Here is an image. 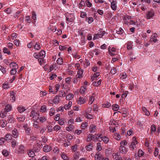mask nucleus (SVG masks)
Masks as SVG:
<instances>
[{
  "label": "nucleus",
  "instance_id": "obj_1",
  "mask_svg": "<svg viewBox=\"0 0 160 160\" xmlns=\"http://www.w3.org/2000/svg\"><path fill=\"white\" fill-rule=\"evenodd\" d=\"M39 114L38 112H35L34 110L31 111L30 117H32L34 121H37L39 118Z\"/></svg>",
  "mask_w": 160,
  "mask_h": 160
},
{
  "label": "nucleus",
  "instance_id": "obj_2",
  "mask_svg": "<svg viewBox=\"0 0 160 160\" xmlns=\"http://www.w3.org/2000/svg\"><path fill=\"white\" fill-rule=\"evenodd\" d=\"M67 23L71 24L74 20L73 15L72 14H68L66 16Z\"/></svg>",
  "mask_w": 160,
  "mask_h": 160
},
{
  "label": "nucleus",
  "instance_id": "obj_3",
  "mask_svg": "<svg viewBox=\"0 0 160 160\" xmlns=\"http://www.w3.org/2000/svg\"><path fill=\"white\" fill-rule=\"evenodd\" d=\"M154 16V12L152 10H150L146 12V17L147 19L153 18Z\"/></svg>",
  "mask_w": 160,
  "mask_h": 160
},
{
  "label": "nucleus",
  "instance_id": "obj_4",
  "mask_svg": "<svg viewBox=\"0 0 160 160\" xmlns=\"http://www.w3.org/2000/svg\"><path fill=\"white\" fill-rule=\"evenodd\" d=\"M157 35V34L156 33H154L149 38V42L151 43L153 42V44L156 42L158 41Z\"/></svg>",
  "mask_w": 160,
  "mask_h": 160
},
{
  "label": "nucleus",
  "instance_id": "obj_5",
  "mask_svg": "<svg viewBox=\"0 0 160 160\" xmlns=\"http://www.w3.org/2000/svg\"><path fill=\"white\" fill-rule=\"evenodd\" d=\"M24 146L22 145L19 146L18 148H16L15 150V152L16 153L21 154L24 153Z\"/></svg>",
  "mask_w": 160,
  "mask_h": 160
},
{
  "label": "nucleus",
  "instance_id": "obj_6",
  "mask_svg": "<svg viewBox=\"0 0 160 160\" xmlns=\"http://www.w3.org/2000/svg\"><path fill=\"white\" fill-rule=\"evenodd\" d=\"M117 2L116 1L111 0V8L114 11L116 10L117 8Z\"/></svg>",
  "mask_w": 160,
  "mask_h": 160
},
{
  "label": "nucleus",
  "instance_id": "obj_7",
  "mask_svg": "<svg viewBox=\"0 0 160 160\" xmlns=\"http://www.w3.org/2000/svg\"><path fill=\"white\" fill-rule=\"evenodd\" d=\"M12 136L14 138H17L19 135V132L18 130L16 128H14L12 131Z\"/></svg>",
  "mask_w": 160,
  "mask_h": 160
},
{
  "label": "nucleus",
  "instance_id": "obj_8",
  "mask_svg": "<svg viewBox=\"0 0 160 160\" xmlns=\"http://www.w3.org/2000/svg\"><path fill=\"white\" fill-rule=\"evenodd\" d=\"M16 93H15L13 91H12L10 92V101L11 102H13L15 100V95Z\"/></svg>",
  "mask_w": 160,
  "mask_h": 160
},
{
  "label": "nucleus",
  "instance_id": "obj_9",
  "mask_svg": "<svg viewBox=\"0 0 160 160\" xmlns=\"http://www.w3.org/2000/svg\"><path fill=\"white\" fill-rule=\"evenodd\" d=\"M86 99L83 97H80L77 100V103L80 105L83 104L86 102Z\"/></svg>",
  "mask_w": 160,
  "mask_h": 160
},
{
  "label": "nucleus",
  "instance_id": "obj_10",
  "mask_svg": "<svg viewBox=\"0 0 160 160\" xmlns=\"http://www.w3.org/2000/svg\"><path fill=\"white\" fill-rule=\"evenodd\" d=\"M57 29V28L55 26H53V25H50L48 28V30L49 32H55Z\"/></svg>",
  "mask_w": 160,
  "mask_h": 160
},
{
  "label": "nucleus",
  "instance_id": "obj_11",
  "mask_svg": "<svg viewBox=\"0 0 160 160\" xmlns=\"http://www.w3.org/2000/svg\"><path fill=\"white\" fill-rule=\"evenodd\" d=\"M120 153H113L112 154L113 159L116 160H119V159H122L120 157Z\"/></svg>",
  "mask_w": 160,
  "mask_h": 160
},
{
  "label": "nucleus",
  "instance_id": "obj_12",
  "mask_svg": "<svg viewBox=\"0 0 160 160\" xmlns=\"http://www.w3.org/2000/svg\"><path fill=\"white\" fill-rule=\"evenodd\" d=\"M7 124V122L6 120L4 119H1L0 120V126L2 128L5 127Z\"/></svg>",
  "mask_w": 160,
  "mask_h": 160
},
{
  "label": "nucleus",
  "instance_id": "obj_13",
  "mask_svg": "<svg viewBox=\"0 0 160 160\" xmlns=\"http://www.w3.org/2000/svg\"><path fill=\"white\" fill-rule=\"evenodd\" d=\"M18 111L20 113H22L26 110L25 108L22 106H19L17 108Z\"/></svg>",
  "mask_w": 160,
  "mask_h": 160
},
{
  "label": "nucleus",
  "instance_id": "obj_14",
  "mask_svg": "<svg viewBox=\"0 0 160 160\" xmlns=\"http://www.w3.org/2000/svg\"><path fill=\"white\" fill-rule=\"evenodd\" d=\"M7 116L6 112L4 109H2L0 112V117L2 118H4Z\"/></svg>",
  "mask_w": 160,
  "mask_h": 160
},
{
  "label": "nucleus",
  "instance_id": "obj_15",
  "mask_svg": "<svg viewBox=\"0 0 160 160\" xmlns=\"http://www.w3.org/2000/svg\"><path fill=\"white\" fill-rule=\"evenodd\" d=\"M72 102L71 101H69L68 102L67 104H66L64 106V108L66 110H68L70 109L72 105Z\"/></svg>",
  "mask_w": 160,
  "mask_h": 160
},
{
  "label": "nucleus",
  "instance_id": "obj_16",
  "mask_svg": "<svg viewBox=\"0 0 160 160\" xmlns=\"http://www.w3.org/2000/svg\"><path fill=\"white\" fill-rule=\"evenodd\" d=\"M83 71L82 70H79L77 72V75H76V78H81L82 77V74Z\"/></svg>",
  "mask_w": 160,
  "mask_h": 160
},
{
  "label": "nucleus",
  "instance_id": "obj_17",
  "mask_svg": "<svg viewBox=\"0 0 160 160\" xmlns=\"http://www.w3.org/2000/svg\"><path fill=\"white\" fill-rule=\"evenodd\" d=\"M123 127H122L121 130V134L124 135L126 134V124H122Z\"/></svg>",
  "mask_w": 160,
  "mask_h": 160
},
{
  "label": "nucleus",
  "instance_id": "obj_18",
  "mask_svg": "<svg viewBox=\"0 0 160 160\" xmlns=\"http://www.w3.org/2000/svg\"><path fill=\"white\" fill-rule=\"evenodd\" d=\"M95 159V160H101L102 159V156L100 152H98L96 153Z\"/></svg>",
  "mask_w": 160,
  "mask_h": 160
},
{
  "label": "nucleus",
  "instance_id": "obj_19",
  "mask_svg": "<svg viewBox=\"0 0 160 160\" xmlns=\"http://www.w3.org/2000/svg\"><path fill=\"white\" fill-rule=\"evenodd\" d=\"M12 108L11 105L8 104H7L5 107V111L6 112H9L11 111Z\"/></svg>",
  "mask_w": 160,
  "mask_h": 160
},
{
  "label": "nucleus",
  "instance_id": "obj_20",
  "mask_svg": "<svg viewBox=\"0 0 160 160\" xmlns=\"http://www.w3.org/2000/svg\"><path fill=\"white\" fill-rule=\"evenodd\" d=\"M51 147L49 145H45L43 148V151L45 152H48L51 150Z\"/></svg>",
  "mask_w": 160,
  "mask_h": 160
},
{
  "label": "nucleus",
  "instance_id": "obj_21",
  "mask_svg": "<svg viewBox=\"0 0 160 160\" xmlns=\"http://www.w3.org/2000/svg\"><path fill=\"white\" fill-rule=\"evenodd\" d=\"M128 50H131L133 46L132 42L130 41H128L126 44Z\"/></svg>",
  "mask_w": 160,
  "mask_h": 160
},
{
  "label": "nucleus",
  "instance_id": "obj_22",
  "mask_svg": "<svg viewBox=\"0 0 160 160\" xmlns=\"http://www.w3.org/2000/svg\"><path fill=\"white\" fill-rule=\"evenodd\" d=\"M58 68V66L56 64H52L50 67L49 71L51 72L53 70H56Z\"/></svg>",
  "mask_w": 160,
  "mask_h": 160
},
{
  "label": "nucleus",
  "instance_id": "obj_23",
  "mask_svg": "<svg viewBox=\"0 0 160 160\" xmlns=\"http://www.w3.org/2000/svg\"><path fill=\"white\" fill-rule=\"evenodd\" d=\"M138 143V142L137 141V140H136V138L135 137H134L133 138H132V144H133V145H133V147L134 148H133V150L134 149L136 148V145Z\"/></svg>",
  "mask_w": 160,
  "mask_h": 160
},
{
  "label": "nucleus",
  "instance_id": "obj_24",
  "mask_svg": "<svg viewBox=\"0 0 160 160\" xmlns=\"http://www.w3.org/2000/svg\"><path fill=\"white\" fill-rule=\"evenodd\" d=\"M96 127L94 125H91L90 126L89 132L91 133H94L96 131Z\"/></svg>",
  "mask_w": 160,
  "mask_h": 160
},
{
  "label": "nucleus",
  "instance_id": "obj_25",
  "mask_svg": "<svg viewBox=\"0 0 160 160\" xmlns=\"http://www.w3.org/2000/svg\"><path fill=\"white\" fill-rule=\"evenodd\" d=\"M25 119V117L24 115H22L20 117H18L17 118V120L21 122H23Z\"/></svg>",
  "mask_w": 160,
  "mask_h": 160
},
{
  "label": "nucleus",
  "instance_id": "obj_26",
  "mask_svg": "<svg viewBox=\"0 0 160 160\" xmlns=\"http://www.w3.org/2000/svg\"><path fill=\"white\" fill-rule=\"evenodd\" d=\"M60 102V100L58 95L55 96L54 99H53V102L54 104H57L59 103Z\"/></svg>",
  "mask_w": 160,
  "mask_h": 160
},
{
  "label": "nucleus",
  "instance_id": "obj_27",
  "mask_svg": "<svg viewBox=\"0 0 160 160\" xmlns=\"http://www.w3.org/2000/svg\"><path fill=\"white\" fill-rule=\"evenodd\" d=\"M93 144L92 143H90L88 145L86 146V149L88 151H91L92 150L93 147Z\"/></svg>",
  "mask_w": 160,
  "mask_h": 160
},
{
  "label": "nucleus",
  "instance_id": "obj_28",
  "mask_svg": "<svg viewBox=\"0 0 160 160\" xmlns=\"http://www.w3.org/2000/svg\"><path fill=\"white\" fill-rule=\"evenodd\" d=\"M17 141L14 139L12 138L11 139V146L12 147L14 148L17 146Z\"/></svg>",
  "mask_w": 160,
  "mask_h": 160
},
{
  "label": "nucleus",
  "instance_id": "obj_29",
  "mask_svg": "<svg viewBox=\"0 0 160 160\" xmlns=\"http://www.w3.org/2000/svg\"><path fill=\"white\" fill-rule=\"evenodd\" d=\"M116 32L118 34H122L124 32L122 28H117L116 30Z\"/></svg>",
  "mask_w": 160,
  "mask_h": 160
},
{
  "label": "nucleus",
  "instance_id": "obj_30",
  "mask_svg": "<svg viewBox=\"0 0 160 160\" xmlns=\"http://www.w3.org/2000/svg\"><path fill=\"white\" fill-rule=\"evenodd\" d=\"M119 108V106L117 104H113L112 106V108L114 111H117Z\"/></svg>",
  "mask_w": 160,
  "mask_h": 160
},
{
  "label": "nucleus",
  "instance_id": "obj_31",
  "mask_svg": "<svg viewBox=\"0 0 160 160\" xmlns=\"http://www.w3.org/2000/svg\"><path fill=\"white\" fill-rule=\"evenodd\" d=\"M100 75V73L99 72H97L95 73L93 76L91 77V79L92 80H94L98 78V77Z\"/></svg>",
  "mask_w": 160,
  "mask_h": 160
},
{
  "label": "nucleus",
  "instance_id": "obj_32",
  "mask_svg": "<svg viewBox=\"0 0 160 160\" xmlns=\"http://www.w3.org/2000/svg\"><path fill=\"white\" fill-rule=\"evenodd\" d=\"M86 87L85 86H82L80 88L79 92L80 93L83 94L85 93Z\"/></svg>",
  "mask_w": 160,
  "mask_h": 160
},
{
  "label": "nucleus",
  "instance_id": "obj_33",
  "mask_svg": "<svg viewBox=\"0 0 160 160\" xmlns=\"http://www.w3.org/2000/svg\"><path fill=\"white\" fill-rule=\"evenodd\" d=\"M113 137L117 140H120L121 139L120 135L119 134L117 133L114 134Z\"/></svg>",
  "mask_w": 160,
  "mask_h": 160
},
{
  "label": "nucleus",
  "instance_id": "obj_34",
  "mask_svg": "<svg viewBox=\"0 0 160 160\" xmlns=\"http://www.w3.org/2000/svg\"><path fill=\"white\" fill-rule=\"evenodd\" d=\"M55 113V110L54 108H51L49 110V114L50 116L53 115Z\"/></svg>",
  "mask_w": 160,
  "mask_h": 160
},
{
  "label": "nucleus",
  "instance_id": "obj_35",
  "mask_svg": "<svg viewBox=\"0 0 160 160\" xmlns=\"http://www.w3.org/2000/svg\"><path fill=\"white\" fill-rule=\"evenodd\" d=\"M119 149L121 153H125L127 152L126 148L124 147H120Z\"/></svg>",
  "mask_w": 160,
  "mask_h": 160
},
{
  "label": "nucleus",
  "instance_id": "obj_36",
  "mask_svg": "<svg viewBox=\"0 0 160 160\" xmlns=\"http://www.w3.org/2000/svg\"><path fill=\"white\" fill-rule=\"evenodd\" d=\"M7 121L8 123L13 122L14 121V118L12 116H9L8 118Z\"/></svg>",
  "mask_w": 160,
  "mask_h": 160
},
{
  "label": "nucleus",
  "instance_id": "obj_37",
  "mask_svg": "<svg viewBox=\"0 0 160 160\" xmlns=\"http://www.w3.org/2000/svg\"><path fill=\"white\" fill-rule=\"evenodd\" d=\"M142 111L145 113L146 115L149 116L150 114L149 112L147 110L145 107H142Z\"/></svg>",
  "mask_w": 160,
  "mask_h": 160
},
{
  "label": "nucleus",
  "instance_id": "obj_38",
  "mask_svg": "<svg viewBox=\"0 0 160 160\" xmlns=\"http://www.w3.org/2000/svg\"><path fill=\"white\" fill-rule=\"evenodd\" d=\"M28 155L29 157H33L35 155L33 151L32 150H29L28 152Z\"/></svg>",
  "mask_w": 160,
  "mask_h": 160
},
{
  "label": "nucleus",
  "instance_id": "obj_39",
  "mask_svg": "<svg viewBox=\"0 0 160 160\" xmlns=\"http://www.w3.org/2000/svg\"><path fill=\"white\" fill-rule=\"evenodd\" d=\"M101 79H100L98 81H94V82H93L92 84L94 86H98L100 85V84H101Z\"/></svg>",
  "mask_w": 160,
  "mask_h": 160
},
{
  "label": "nucleus",
  "instance_id": "obj_40",
  "mask_svg": "<svg viewBox=\"0 0 160 160\" xmlns=\"http://www.w3.org/2000/svg\"><path fill=\"white\" fill-rule=\"evenodd\" d=\"M57 63L59 65H62L63 63V58L62 57L58 58L57 60Z\"/></svg>",
  "mask_w": 160,
  "mask_h": 160
},
{
  "label": "nucleus",
  "instance_id": "obj_41",
  "mask_svg": "<svg viewBox=\"0 0 160 160\" xmlns=\"http://www.w3.org/2000/svg\"><path fill=\"white\" fill-rule=\"evenodd\" d=\"M39 57H41V58H43L45 56L46 53L45 51H41L39 54Z\"/></svg>",
  "mask_w": 160,
  "mask_h": 160
},
{
  "label": "nucleus",
  "instance_id": "obj_42",
  "mask_svg": "<svg viewBox=\"0 0 160 160\" xmlns=\"http://www.w3.org/2000/svg\"><path fill=\"white\" fill-rule=\"evenodd\" d=\"M3 52L4 53H7L8 55H10L11 54V52L9 50L8 48L6 47L3 48Z\"/></svg>",
  "mask_w": 160,
  "mask_h": 160
},
{
  "label": "nucleus",
  "instance_id": "obj_43",
  "mask_svg": "<svg viewBox=\"0 0 160 160\" xmlns=\"http://www.w3.org/2000/svg\"><path fill=\"white\" fill-rule=\"evenodd\" d=\"M102 149V147L101 143L98 142L97 144L96 150L98 151H101Z\"/></svg>",
  "mask_w": 160,
  "mask_h": 160
},
{
  "label": "nucleus",
  "instance_id": "obj_44",
  "mask_svg": "<svg viewBox=\"0 0 160 160\" xmlns=\"http://www.w3.org/2000/svg\"><path fill=\"white\" fill-rule=\"evenodd\" d=\"M73 97V94L70 93L67 95L66 97V100H69L71 99Z\"/></svg>",
  "mask_w": 160,
  "mask_h": 160
},
{
  "label": "nucleus",
  "instance_id": "obj_45",
  "mask_svg": "<svg viewBox=\"0 0 160 160\" xmlns=\"http://www.w3.org/2000/svg\"><path fill=\"white\" fill-rule=\"evenodd\" d=\"M66 95V94L63 90L60 91L59 92V97H64Z\"/></svg>",
  "mask_w": 160,
  "mask_h": 160
},
{
  "label": "nucleus",
  "instance_id": "obj_46",
  "mask_svg": "<svg viewBox=\"0 0 160 160\" xmlns=\"http://www.w3.org/2000/svg\"><path fill=\"white\" fill-rule=\"evenodd\" d=\"M85 5V3L84 1L82 0L78 4L79 8H80L83 7Z\"/></svg>",
  "mask_w": 160,
  "mask_h": 160
},
{
  "label": "nucleus",
  "instance_id": "obj_47",
  "mask_svg": "<svg viewBox=\"0 0 160 160\" xmlns=\"http://www.w3.org/2000/svg\"><path fill=\"white\" fill-rule=\"evenodd\" d=\"M86 21H87L88 23H91L93 21V19L92 17H89L88 18H86Z\"/></svg>",
  "mask_w": 160,
  "mask_h": 160
},
{
  "label": "nucleus",
  "instance_id": "obj_48",
  "mask_svg": "<svg viewBox=\"0 0 160 160\" xmlns=\"http://www.w3.org/2000/svg\"><path fill=\"white\" fill-rule=\"evenodd\" d=\"M128 143L127 140H124L120 142L121 146L120 147H124Z\"/></svg>",
  "mask_w": 160,
  "mask_h": 160
},
{
  "label": "nucleus",
  "instance_id": "obj_49",
  "mask_svg": "<svg viewBox=\"0 0 160 160\" xmlns=\"http://www.w3.org/2000/svg\"><path fill=\"white\" fill-rule=\"evenodd\" d=\"M24 130L25 131L26 133L28 135L30 133V131L31 130L30 128L26 126V128H25Z\"/></svg>",
  "mask_w": 160,
  "mask_h": 160
},
{
  "label": "nucleus",
  "instance_id": "obj_50",
  "mask_svg": "<svg viewBox=\"0 0 160 160\" xmlns=\"http://www.w3.org/2000/svg\"><path fill=\"white\" fill-rule=\"evenodd\" d=\"M61 156L62 159L64 160H68V157L64 153H62L61 155Z\"/></svg>",
  "mask_w": 160,
  "mask_h": 160
},
{
  "label": "nucleus",
  "instance_id": "obj_51",
  "mask_svg": "<svg viewBox=\"0 0 160 160\" xmlns=\"http://www.w3.org/2000/svg\"><path fill=\"white\" fill-rule=\"evenodd\" d=\"M2 154L5 157H7L9 155L8 152L6 150H3L2 151Z\"/></svg>",
  "mask_w": 160,
  "mask_h": 160
},
{
  "label": "nucleus",
  "instance_id": "obj_52",
  "mask_svg": "<svg viewBox=\"0 0 160 160\" xmlns=\"http://www.w3.org/2000/svg\"><path fill=\"white\" fill-rule=\"evenodd\" d=\"M94 101V97L92 96H90V97L89 98V101L88 102V103L89 104H91Z\"/></svg>",
  "mask_w": 160,
  "mask_h": 160
},
{
  "label": "nucleus",
  "instance_id": "obj_53",
  "mask_svg": "<svg viewBox=\"0 0 160 160\" xmlns=\"http://www.w3.org/2000/svg\"><path fill=\"white\" fill-rule=\"evenodd\" d=\"M2 87L4 89H7L9 88V86L8 83L5 82L2 85Z\"/></svg>",
  "mask_w": 160,
  "mask_h": 160
},
{
  "label": "nucleus",
  "instance_id": "obj_54",
  "mask_svg": "<svg viewBox=\"0 0 160 160\" xmlns=\"http://www.w3.org/2000/svg\"><path fill=\"white\" fill-rule=\"evenodd\" d=\"M92 140V134H89L88 136V138L86 139V141L87 142H90Z\"/></svg>",
  "mask_w": 160,
  "mask_h": 160
},
{
  "label": "nucleus",
  "instance_id": "obj_55",
  "mask_svg": "<svg viewBox=\"0 0 160 160\" xmlns=\"http://www.w3.org/2000/svg\"><path fill=\"white\" fill-rule=\"evenodd\" d=\"M46 111V108L45 105L42 106L40 109V111L41 112H45Z\"/></svg>",
  "mask_w": 160,
  "mask_h": 160
},
{
  "label": "nucleus",
  "instance_id": "obj_56",
  "mask_svg": "<svg viewBox=\"0 0 160 160\" xmlns=\"http://www.w3.org/2000/svg\"><path fill=\"white\" fill-rule=\"evenodd\" d=\"M42 141H40L41 143L43 142V145L45 144L46 142L47 139L46 138L45 136H42Z\"/></svg>",
  "mask_w": 160,
  "mask_h": 160
},
{
  "label": "nucleus",
  "instance_id": "obj_57",
  "mask_svg": "<svg viewBox=\"0 0 160 160\" xmlns=\"http://www.w3.org/2000/svg\"><path fill=\"white\" fill-rule=\"evenodd\" d=\"M4 137L6 140H7L10 139L11 138V136L10 134L8 133Z\"/></svg>",
  "mask_w": 160,
  "mask_h": 160
},
{
  "label": "nucleus",
  "instance_id": "obj_58",
  "mask_svg": "<svg viewBox=\"0 0 160 160\" xmlns=\"http://www.w3.org/2000/svg\"><path fill=\"white\" fill-rule=\"evenodd\" d=\"M58 123L61 125H63L64 124V119L63 118H61L59 121Z\"/></svg>",
  "mask_w": 160,
  "mask_h": 160
},
{
  "label": "nucleus",
  "instance_id": "obj_59",
  "mask_svg": "<svg viewBox=\"0 0 160 160\" xmlns=\"http://www.w3.org/2000/svg\"><path fill=\"white\" fill-rule=\"evenodd\" d=\"M123 19L125 20H130L131 19V17L129 15H124L123 17Z\"/></svg>",
  "mask_w": 160,
  "mask_h": 160
},
{
  "label": "nucleus",
  "instance_id": "obj_60",
  "mask_svg": "<svg viewBox=\"0 0 160 160\" xmlns=\"http://www.w3.org/2000/svg\"><path fill=\"white\" fill-rule=\"evenodd\" d=\"M102 107L103 108H109L110 107V103L107 102L106 103L102 105Z\"/></svg>",
  "mask_w": 160,
  "mask_h": 160
},
{
  "label": "nucleus",
  "instance_id": "obj_61",
  "mask_svg": "<svg viewBox=\"0 0 160 160\" xmlns=\"http://www.w3.org/2000/svg\"><path fill=\"white\" fill-rule=\"evenodd\" d=\"M88 124L86 122H83L81 125L82 128L84 129L87 127Z\"/></svg>",
  "mask_w": 160,
  "mask_h": 160
},
{
  "label": "nucleus",
  "instance_id": "obj_62",
  "mask_svg": "<svg viewBox=\"0 0 160 160\" xmlns=\"http://www.w3.org/2000/svg\"><path fill=\"white\" fill-rule=\"evenodd\" d=\"M38 119H39L40 121L42 122H44L46 120L45 117L42 116L40 117Z\"/></svg>",
  "mask_w": 160,
  "mask_h": 160
},
{
  "label": "nucleus",
  "instance_id": "obj_63",
  "mask_svg": "<svg viewBox=\"0 0 160 160\" xmlns=\"http://www.w3.org/2000/svg\"><path fill=\"white\" fill-rule=\"evenodd\" d=\"M117 70L116 68L113 67V69L111 71V73L113 74H115L117 72Z\"/></svg>",
  "mask_w": 160,
  "mask_h": 160
},
{
  "label": "nucleus",
  "instance_id": "obj_64",
  "mask_svg": "<svg viewBox=\"0 0 160 160\" xmlns=\"http://www.w3.org/2000/svg\"><path fill=\"white\" fill-rule=\"evenodd\" d=\"M53 152L56 154H58L59 152V150L57 147H55L53 149Z\"/></svg>",
  "mask_w": 160,
  "mask_h": 160
}]
</instances>
